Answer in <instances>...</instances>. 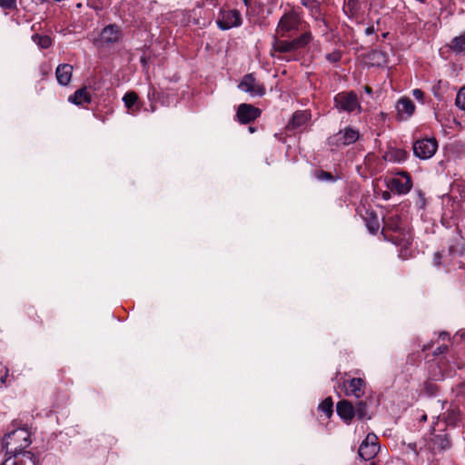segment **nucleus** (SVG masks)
Returning <instances> with one entry per match:
<instances>
[{
	"label": "nucleus",
	"mask_w": 465,
	"mask_h": 465,
	"mask_svg": "<svg viewBox=\"0 0 465 465\" xmlns=\"http://www.w3.org/2000/svg\"><path fill=\"white\" fill-rule=\"evenodd\" d=\"M358 214L362 218L369 232L376 234L380 230V221L376 213L367 208L365 205H360L357 208Z\"/></svg>",
	"instance_id": "10"
},
{
	"label": "nucleus",
	"mask_w": 465,
	"mask_h": 465,
	"mask_svg": "<svg viewBox=\"0 0 465 465\" xmlns=\"http://www.w3.org/2000/svg\"><path fill=\"white\" fill-rule=\"evenodd\" d=\"M413 153L420 160L431 158L438 149V143L435 138L419 139L413 143Z\"/></svg>",
	"instance_id": "7"
},
{
	"label": "nucleus",
	"mask_w": 465,
	"mask_h": 465,
	"mask_svg": "<svg viewBox=\"0 0 465 465\" xmlns=\"http://www.w3.org/2000/svg\"><path fill=\"white\" fill-rule=\"evenodd\" d=\"M262 111L250 104H241L236 112L237 120L242 124H250L260 117Z\"/></svg>",
	"instance_id": "12"
},
{
	"label": "nucleus",
	"mask_w": 465,
	"mask_h": 465,
	"mask_svg": "<svg viewBox=\"0 0 465 465\" xmlns=\"http://www.w3.org/2000/svg\"><path fill=\"white\" fill-rule=\"evenodd\" d=\"M432 441L433 444L441 450H447L450 447V440L447 434L435 435Z\"/></svg>",
	"instance_id": "25"
},
{
	"label": "nucleus",
	"mask_w": 465,
	"mask_h": 465,
	"mask_svg": "<svg viewBox=\"0 0 465 465\" xmlns=\"http://www.w3.org/2000/svg\"><path fill=\"white\" fill-rule=\"evenodd\" d=\"M243 3L246 6H249L250 5V1L249 0H243Z\"/></svg>",
	"instance_id": "48"
},
{
	"label": "nucleus",
	"mask_w": 465,
	"mask_h": 465,
	"mask_svg": "<svg viewBox=\"0 0 465 465\" xmlns=\"http://www.w3.org/2000/svg\"><path fill=\"white\" fill-rule=\"evenodd\" d=\"M427 420V415L424 414L422 417H421V420Z\"/></svg>",
	"instance_id": "51"
},
{
	"label": "nucleus",
	"mask_w": 465,
	"mask_h": 465,
	"mask_svg": "<svg viewBox=\"0 0 465 465\" xmlns=\"http://www.w3.org/2000/svg\"><path fill=\"white\" fill-rule=\"evenodd\" d=\"M387 35H388V33L382 34V37H384V38L387 37Z\"/></svg>",
	"instance_id": "52"
},
{
	"label": "nucleus",
	"mask_w": 465,
	"mask_h": 465,
	"mask_svg": "<svg viewBox=\"0 0 465 465\" xmlns=\"http://www.w3.org/2000/svg\"><path fill=\"white\" fill-rule=\"evenodd\" d=\"M397 119L405 121L409 119L415 112L413 102L408 97H401L396 104Z\"/></svg>",
	"instance_id": "13"
},
{
	"label": "nucleus",
	"mask_w": 465,
	"mask_h": 465,
	"mask_svg": "<svg viewBox=\"0 0 465 465\" xmlns=\"http://www.w3.org/2000/svg\"><path fill=\"white\" fill-rule=\"evenodd\" d=\"M313 40L310 25L294 7L285 10L275 30L272 49L280 54L305 48Z\"/></svg>",
	"instance_id": "1"
},
{
	"label": "nucleus",
	"mask_w": 465,
	"mask_h": 465,
	"mask_svg": "<svg viewBox=\"0 0 465 465\" xmlns=\"http://www.w3.org/2000/svg\"><path fill=\"white\" fill-rule=\"evenodd\" d=\"M455 104L459 108L465 110V85L458 92Z\"/></svg>",
	"instance_id": "31"
},
{
	"label": "nucleus",
	"mask_w": 465,
	"mask_h": 465,
	"mask_svg": "<svg viewBox=\"0 0 465 465\" xmlns=\"http://www.w3.org/2000/svg\"><path fill=\"white\" fill-rule=\"evenodd\" d=\"M141 63H142V64H146V59H145V57H144V56H142V57H141Z\"/></svg>",
	"instance_id": "45"
},
{
	"label": "nucleus",
	"mask_w": 465,
	"mask_h": 465,
	"mask_svg": "<svg viewBox=\"0 0 465 465\" xmlns=\"http://www.w3.org/2000/svg\"><path fill=\"white\" fill-rule=\"evenodd\" d=\"M383 198H384L385 200L389 199V198H390V193H389L388 192H385V193H383Z\"/></svg>",
	"instance_id": "42"
},
{
	"label": "nucleus",
	"mask_w": 465,
	"mask_h": 465,
	"mask_svg": "<svg viewBox=\"0 0 465 465\" xmlns=\"http://www.w3.org/2000/svg\"><path fill=\"white\" fill-rule=\"evenodd\" d=\"M33 41L41 48L46 49L52 45V38L49 35H40L38 34H35L32 36Z\"/></svg>",
	"instance_id": "26"
},
{
	"label": "nucleus",
	"mask_w": 465,
	"mask_h": 465,
	"mask_svg": "<svg viewBox=\"0 0 465 465\" xmlns=\"http://www.w3.org/2000/svg\"><path fill=\"white\" fill-rule=\"evenodd\" d=\"M242 23L241 13L236 10L221 9L216 20L217 26L221 30H229L232 27H239Z\"/></svg>",
	"instance_id": "8"
},
{
	"label": "nucleus",
	"mask_w": 465,
	"mask_h": 465,
	"mask_svg": "<svg viewBox=\"0 0 465 465\" xmlns=\"http://www.w3.org/2000/svg\"><path fill=\"white\" fill-rule=\"evenodd\" d=\"M440 338H441L442 340H445L447 338L449 339V333L443 331L440 334Z\"/></svg>",
	"instance_id": "41"
},
{
	"label": "nucleus",
	"mask_w": 465,
	"mask_h": 465,
	"mask_svg": "<svg viewBox=\"0 0 465 465\" xmlns=\"http://www.w3.org/2000/svg\"><path fill=\"white\" fill-rule=\"evenodd\" d=\"M2 465H36L35 454H22L19 456L7 457Z\"/></svg>",
	"instance_id": "18"
},
{
	"label": "nucleus",
	"mask_w": 465,
	"mask_h": 465,
	"mask_svg": "<svg viewBox=\"0 0 465 465\" xmlns=\"http://www.w3.org/2000/svg\"><path fill=\"white\" fill-rule=\"evenodd\" d=\"M375 31H376V30H375L374 26H369V27H367V28L365 29V34H366L367 35H370L374 34V33H375Z\"/></svg>",
	"instance_id": "39"
},
{
	"label": "nucleus",
	"mask_w": 465,
	"mask_h": 465,
	"mask_svg": "<svg viewBox=\"0 0 465 465\" xmlns=\"http://www.w3.org/2000/svg\"><path fill=\"white\" fill-rule=\"evenodd\" d=\"M123 101H124L126 108L128 110L132 111V114L137 113L139 111L138 106L134 108L138 101V95L136 93H134V92L126 93L123 97Z\"/></svg>",
	"instance_id": "24"
},
{
	"label": "nucleus",
	"mask_w": 465,
	"mask_h": 465,
	"mask_svg": "<svg viewBox=\"0 0 465 465\" xmlns=\"http://www.w3.org/2000/svg\"><path fill=\"white\" fill-rule=\"evenodd\" d=\"M238 87L252 96H262L265 94V87L258 82L252 74H246Z\"/></svg>",
	"instance_id": "11"
},
{
	"label": "nucleus",
	"mask_w": 465,
	"mask_h": 465,
	"mask_svg": "<svg viewBox=\"0 0 465 465\" xmlns=\"http://www.w3.org/2000/svg\"><path fill=\"white\" fill-rule=\"evenodd\" d=\"M68 102L75 105H84L92 102V96L86 87H82L68 97Z\"/></svg>",
	"instance_id": "19"
},
{
	"label": "nucleus",
	"mask_w": 465,
	"mask_h": 465,
	"mask_svg": "<svg viewBox=\"0 0 465 465\" xmlns=\"http://www.w3.org/2000/svg\"><path fill=\"white\" fill-rule=\"evenodd\" d=\"M314 177L322 182L334 183L337 180L331 173L323 170H316L313 173Z\"/></svg>",
	"instance_id": "28"
},
{
	"label": "nucleus",
	"mask_w": 465,
	"mask_h": 465,
	"mask_svg": "<svg viewBox=\"0 0 465 465\" xmlns=\"http://www.w3.org/2000/svg\"><path fill=\"white\" fill-rule=\"evenodd\" d=\"M378 450V445L367 446L366 444H361L358 454L364 460H370L377 454Z\"/></svg>",
	"instance_id": "21"
},
{
	"label": "nucleus",
	"mask_w": 465,
	"mask_h": 465,
	"mask_svg": "<svg viewBox=\"0 0 465 465\" xmlns=\"http://www.w3.org/2000/svg\"><path fill=\"white\" fill-rule=\"evenodd\" d=\"M365 382L361 378H353L349 381L346 394L361 398L364 394Z\"/></svg>",
	"instance_id": "20"
},
{
	"label": "nucleus",
	"mask_w": 465,
	"mask_h": 465,
	"mask_svg": "<svg viewBox=\"0 0 465 465\" xmlns=\"http://www.w3.org/2000/svg\"><path fill=\"white\" fill-rule=\"evenodd\" d=\"M449 86L448 82L439 81L438 84L433 86V94L438 100H443V94L441 93L442 88Z\"/></svg>",
	"instance_id": "30"
},
{
	"label": "nucleus",
	"mask_w": 465,
	"mask_h": 465,
	"mask_svg": "<svg viewBox=\"0 0 465 465\" xmlns=\"http://www.w3.org/2000/svg\"><path fill=\"white\" fill-rule=\"evenodd\" d=\"M0 7L3 10H16L17 9V3L16 0H0Z\"/></svg>",
	"instance_id": "32"
},
{
	"label": "nucleus",
	"mask_w": 465,
	"mask_h": 465,
	"mask_svg": "<svg viewBox=\"0 0 465 465\" xmlns=\"http://www.w3.org/2000/svg\"><path fill=\"white\" fill-rule=\"evenodd\" d=\"M158 92L156 91L155 87L150 86L148 91V98L151 102H154L158 98Z\"/></svg>",
	"instance_id": "35"
},
{
	"label": "nucleus",
	"mask_w": 465,
	"mask_h": 465,
	"mask_svg": "<svg viewBox=\"0 0 465 465\" xmlns=\"http://www.w3.org/2000/svg\"><path fill=\"white\" fill-rule=\"evenodd\" d=\"M361 9V4L359 0H344L343 11L350 16H356Z\"/></svg>",
	"instance_id": "22"
},
{
	"label": "nucleus",
	"mask_w": 465,
	"mask_h": 465,
	"mask_svg": "<svg viewBox=\"0 0 465 465\" xmlns=\"http://www.w3.org/2000/svg\"><path fill=\"white\" fill-rule=\"evenodd\" d=\"M448 350L449 347L447 345H441L433 351V355L438 356L440 354L445 353Z\"/></svg>",
	"instance_id": "37"
},
{
	"label": "nucleus",
	"mask_w": 465,
	"mask_h": 465,
	"mask_svg": "<svg viewBox=\"0 0 465 465\" xmlns=\"http://www.w3.org/2000/svg\"><path fill=\"white\" fill-rule=\"evenodd\" d=\"M440 259H441L440 252H436L434 254V263H435V265H437V266L440 265Z\"/></svg>",
	"instance_id": "38"
},
{
	"label": "nucleus",
	"mask_w": 465,
	"mask_h": 465,
	"mask_svg": "<svg viewBox=\"0 0 465 465\" xmlns=\"http://www.w3.org/2000/svg\"><path fill=\"white\" fill-rule=\"evenodd\" d=\"M208 5L216 6L218 5V0H205Z\"/></svg>",
	"instance_id": "40"
},
{
	"label": "nucleus",
	"mask_w": 465,
	"mask_h": 465,
	"mask_svg": "<svg viewBox=\"0 0 465 465\" xmlns=\"http://www.w3.org/2000/svg\"><path fill=\"white\" fill-rule=\"evenodd\" d=\"M277 57H278L279 59H285V57L281 56L280 54H279ZM286 60H287V61H290V59H289V58H286Z\"/></svg>",
	"instance_id": "50"
},
{
	"label": "nucleus",
	"mask_w": 465,
	"mask_h": 465,
	"mask_svg": "<svg viewBox=\"0 0 465 465\" xmlns=\"http://www.w3.org/2000/svg\"><path fill=\"white\" fill-rule=\"evenodd\" d=\"M460 336H461L462 341H464V343H465V331H464V332H462Z\"/></svg>",
	"instance_id": "49"
},
{
	"label": "nucleus",
	"mask_w": 465,
	"mask_h": 465,
	"mask_svg": "<svg viewBox=\"0 0 465 465\" xmlns=\"http://www.w3.org/2000/svg\"><path fill=\"white\" fill-rule=\"evenodd\" d=\"M334 104L337 109L347 113L361 111V106L359 102L357 94L351 92H341L334 96Z\"/></svg>",
	"instance_id": "6"
},
{
	"label": "nucleus",
	"mask_w": 465,
	"mask_h": 465,
	"mask_svg": "<svg viewBox=\"0 0 465 465\" xmlns=\"http://www.w3.org/2000/svg\"><path fill=\"white\" fill-rule=\"evenodd\" d=\"M361 444H366L367 446L378 445L377 436L375 434L369 433Z\"/></svg>",
	"instance_id": "34"
},
{
	"label": "nucleus",
	"mask_w": 465,
	"mask_h": 465,
	"mask_svg": "<svg viewBox=\"0 0 465 465\" xmlns=\"http://www.w3.org/2000/svg\"><path fill=\"white\" fill-rule=\"evenodd\" d=\"M388 188L399 194L409 193L412 187L411 176L407 173H399L388 181Z\"/></svg>",
	"instance_id": "9"
},
{
	"label": "nucleus",
	"mask_w": 465,
	"mask_h": 465,
	"mask_svg": "<svg viewBox=\"0 0 465 465\" xmlns=\"http://www.w3.org/2000/svg\"><path fill=\"white\" fill-rule=\"evenodd\" d=\"M255 131H256V129L254 127H252V126L249 127V132L251 134H253Z\"/></svg>",
	"instance_id": "44"
},
{
	"label": "nucleus",
	"mask_w": 465,
	"mask_h": 465,
	"mask_svg": "<svg viewBox=\"0 0 465 465\" xmlns=\"http://www.w3.org/2000/svg\"><path fill=\"white\" fill-rule=\"evenodd\" d=\"M73 66L69 64H61L56 67L55 77L59 84L66 86L72 79Z\"/></svg>",
	"instance_id": "16"
},
{
	"label": "nucleus",
	"mask_w": 465,
	"mask_h": 465,
	"mask_svg": "<svg viewBox=\"0 0 465 465\" xmlns=\"http://www.w3.org/2000/svg\"><path fill=\"white\" fill-rule=\"evenodd\" d=\"M365 91L370 94L371 93V88L370 86H365Z\"/></svg>",
	"instance_id": "46"
},
{
	"label": "nucleus",
	"mask_w": 465,
	"mask_h": 465,
	"mask_svg": "<svg viewBox=\"0 0 465 465\" xmlns=\"http://www.w3.org/2000/svg\"><path fill=\"white\" fill-rule=\"evenodd\" d=\"M360 132L352 127H345L328 139V144L332 150L348 146L360 139Z\"/></svg>",
	"instance_id": "4"
},
{
	"label": "nucleus",
	"mask_w": 465,
	"mask_h": 465,
	"mask_svg": "<svg viewBox=\"0 0 465 465\" xmlns=\"http://www.w3.org/2000/svg\"><path fill=\"white\" fill-rule=\"evenodd\" d=\"M31 444L30 432L25 428H18L6 433L2 440V449L5 458L22 454H34L25 450Z\"/></svg>",
	"instance_id": "3"
},
{
	"label": "nucleus",
	"mask_w": 465,
	"mask_h": 465,
	"mask_svg": "<svg viewBox=\"0 0 465 465\" xmlns=\"http://www.w3.org/2000/svg\"><path fill=\"white\" fill-rule=\"evenodd\" d=\"M301 4L311 12V15L321 25H326V21L322 17L321 5L317 0H301Z\"/></svg>",
	"instance_id": "15"
},
{
	"label": "nucleus",
	"mask_w": 465,
	"mask_h": 465,
	"mask_svg": "<svg viewBox=\"0 0 465 465\" xmlns=\"http://www.w3.org/2000/svg\"><path fill=\"white\" fill-rule=\"evenodd\" d=\"M319 410L330 418L333 413V401L331 397L325 398L319 405Z\"/></svg>",
	"instance_id": "27"
},
{
	"label": "nucleus",
	"mask_w": 465,
	"mask_h": 465,
	"mask_svg": "<svg viewBox=\"0 0 465 465\" xmlns=\"http://www.w3.org/2000/svg\"><path fill=\"white\" fill-rule=\"evenodd\" d=\"M6 377H7V375H6V374H5V376H2V377L0 378V381H1L2 383H5V380H6Z\"/></svg>",
	"instance_id": "43"
},
{
	"label": "nucleus",
	"mask_w": 465,
	"mask_h": 465,
	"mask_svg": "<svg viewBox=\"0 0 465 465\" xmlns=\"http://www.w3.org/2000/svg\"><path fill=\"white\" fill-rule=\"evenodd\" d=\"M336 411L346 423H350L355 416L354 406L347 400H341L337 403Z\"/></svg>",
	"instance_id": "14"
},
{
	"label": "nucleus",
	"mask_w": 465,
	"mask_h": 465,
	"mask_svg": "<svg viewBox=\"0 0 465 465\" xmlns=\"http://www.w3.org/2000/svg\"><path fill=\"white\" fill-rule=\"evenodd\" d=\"M382 221L381 234L384 240L390 241L395 245L402 246L405 249L411 244V232L402 225L399 215H387L382 218Z\"/></svg>",
	"instance_id": "2"
},
{
	"label": "nucleus",
	"mask_w": 465,
	"mask_h": 465,
	"mask_svg": "<svg viewBox=\"0 0 465 465\" xmlns=\"http://www.w3.org/2000/svg\"><path fill=\"white\" fill-rule=\"evenodd\" d=\"M430 348V345L428 344V345H424L423 348H422V351H426V350H429Z\"/></svg>",
	"instance_id": "47"
},
{
	"label": "nucleus",
	"mask_w": 465,
	"mask_h": 465,
	"mask_svg": "<svg viewBox=\"0 0 465 465\" xmlns=\"http://www.w3.org/2000/svg\"><path fill=\"white\" fill-rule=\"evenodd\" d=\"M122 37L121 27L115 24H110L103 28L97 38L94 39V45L97 47H108L117 44Z\"/></svg>",
	"instance_id": "5"
},
{
	"label": "nucleus",
	"mask_w": 465,
	"mask_h": 465,
	"mask_svg": "<svg viewBox=\"0 0 465 465\" xmlns=\"http://www.w3.org/2000/svg\"><path fill=\"white\" fill-rule=\"evenodd\" d=\"M412 95L414 96L415 99L423 102L424 93L420 89H414L412 91Z\"/></svg>",
	"instance_id": "36"
},
{
	"label": "nucleus",
	"mask_w": 465,
	"mask_h": 465,
	"mask_svg": "<svg viewBox=\"0 0 465 465\" xmlns=\"http://www.w3.org/2000/svg\"><path fill=\"white\" fill-rule=\"evenodd\" d=\"M310 114L306 111H297L289 121L286 129L288 131H296L303 127L309 120Z\"/></svg>",
	"instance_id": "17"
},
{
	"label": "nucleus",
	"mask_w": 465,
	"mask_h": 465,
	"mask_svg": "<svg viewBox=\"0 0 465 465\" xmlns=\"http://www.w3.org/2000/svg\"><path fill=\"white\" fill-rule=\"evenodd\" d=\"M355 416L359 420H362L367 416V404L365 401H359L354 407Z\"/></svg>",
	"instance_id": "29"
},
{
	"label": "nucleus",
	"mask_w": 465,
	"mask_h": 465,
	"mask_svg": "<svg viewBox=\"0 0 465 465\" xmlns=\"http://www.w3.org/2000/svg\"><path fill=\"white\" fill-rule=\"evenodd\" d=\"M449 46L453 53L459 54L465 52V31L461 35L454 37Z\"/></svg>",
	"instance_id": "23"
},
{
	"label": "nucleus",
	"mask_w": 465,
	"mask_h": 465,
	"mask_svg": "<svg viewBox=\"0 0 465 465\" xmlns=\"http://www.w3.org/2000/svg\"><path fill=\"white\" fill-rule=\"evenodd\" d=\"M325 59L330 63H338L341 59V52L340 50H334L327 54Z\"/></svg>",
	"instance_id": "33"
}]
</instances>
